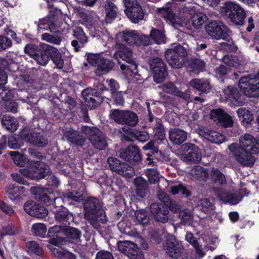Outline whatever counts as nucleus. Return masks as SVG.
Here are the masks:
<instances>
[{
	"label": "nucleus",
	"instance_id": "obj_54",
	"mask_svg": "<svg viewBox=\"0 0 259 259\" xmlns=\"http://www.w3.org/2000/svg\"><path fill=\"white\" fill-rule=\"evenodd\" d=\"M223 62L226 65L237 68L240 64V61L235 56L226 55L223 58Z\"/></svg>",
	"mask_w": 259,
	"mask_h": 259
},
{
	"label": "nucleus",
	"instance_id": "obj_37",
	"mask_svg": "<svg viewBox=\"0 0 259 259\" xmlns=\"http://www.w3.org/2000/svg\"><path fill=\"white\" fill-rule=\"evenodd\" d=\"M212 182L218 183L223 185L226 183V178L224 175L217 168H212L208 172V180Z\"/></svg>",
	"mask_w": 259,
	"mask_h": 259
},
{
	"label": "nucleus",
	"instance_id": "obj_47",
	"mask_svg": "<svg viewBox=\"0 0 259 259\" xmlns=\"http://www.w3.org/2000/svg\"><path fill=\"white\" fill-rule=\"evenodd\" d=\"M225 98L230 101L237 100L238 98V92L236 89L229 86L224 90Z\"/></svg>",
	"mask_w": 259,
	"mask_h": 259
},
{
	"label": "nucleus",
	"instance_id": "obj_4",
	"mask_svg": "<svg viewBox=\"0 0 259 259\" xmlns=\"http://www.w3.org/2000/svg\"><path fill=\"white\" fill-rule=\"evenodd\" d=\"M81 131L88 138L92 145L100 150H103L107 146L106 139L102 132L95 126H82Z\"/></svg>",
	"mask_w": 259,
	"mask_h": 259
},
{
	"label": "nucleus",
	"instance_id": "obj_38",
	"mask_svg": "<svg viewBox=\"0 0 259 259\" xmlns=\"http://www.w3.org/2000/svg\"><path fill=\"white\" fill-rule=\"evenodd\" d=\"M242 196L239 193L225 192L220 194V199L231 204H236L242 199Z\"/></svg>",
	"mask_w": 259,
	"mask_h": 259
},
{
	"label": "nucleus",
	"instance_id": "obj_30",
	"mask_svg": "<svg viewBox=\"0 0 259 259\" xmlns=\"http://www.w3.org/2000/svg\"><path fill=\"white\" fill-rule=\"evenodd\" d=\"M189 85L202 92H208L211 88L209 81L204 79H193L189 82Z\"/></svg>",
	"mask_w": 259,
	"mask_h": 259
},
{
	"label": "nucleus",
	"instance_id": "obj_27",
	"mask_svg": "<svg viewBox=\"0 0 259 259\" xmlns=\"http://www.w3.org/2000/svg\"><path fill=\"white\" fill-rule=\"evenodd\" d=\"M24 187L9 186L6 188V193L12 201H18L24 195Z\"/></svg>",
	"mask_w": 259,
	"mask_h": 259
},
{
	"label": "nucleus",
	"instance_id": "obj_41",
	"mask_svg": "<svg viewBox=\"0 0 259 259\" xmlns=\"http://www.w3.org/2000/svg\"><path fill=\"white\" fill-rule=\"evenodd\" d=\"M2 124L7 130L14 132L18 129V122L14 117L5 115L2 119Z\"/></svg>",
	"mask_w": 259,
	"mask_h": 259
},
{
	"label": "nucleus",
	"instance_id": "obj_55",
	"mask_svg": "<svg viewBox=\"0 0 259 259\" xmlns=\"http://www.w3.org/2000/svg\"><path fill=\"white\" fill-rule=\"evenodd\" d=\"M32 232L36 236L45 237L47 231V228L42 223H36L32 227Z\"/></svg>",
	"mask_w": 259,
	"mask_h": 259
},
{
	"label": "nucleus",
	"instance_id": "obj_15",
	"mask_svg": "<svg viewBox=\"0 0 259 259\" xmlns=\"http://www.w3.org/2000/svg\"><path fill=\"white\" fill-rule=\"evenodd\" d=\"M116 48L117 49L114 54V58L120 64V59L126 62L135 68H137V65L133 59V53L132 50L125 45L121 44H116Z\"/></svg>",
	"mask_w": 259,
	"mask_h": 259
},
{
	"label": "nucleus",
	"instance_id": "obj_33",
	"mask_svg": "<svg viewBox=\"0 0 259 259\" xmlns=\"http://www.w3.org/2000/svg\"><path fill=\"white\" fill-rule=\"evenodd\" d=\"M125 13L133 23H138L139 20H142L144 18V13L140 6L135 7L129 10H125Z\"/></svg>",
	"mask_w": 259,
	"mask_h": 259
},
{
	"label": "nucleus",
	"instance_id": "obj_36",
	"mask_svg": "<svg viewBox=\"0 0 259 259\" xmlns=\"http://www.w3.org/2000/svg\"><path fill=\"white\" fill-rule=\"evenodd\" d=\"M114 66V63L110 60L102 58L98 67L95 70V73L98 76H101L110 70Z\"/></svg>",
	"mask_w": 259,
	"mask_h": 259
},
{
	"label": "nucleus",
	"instance_id": "obj_18",
	"mask_svg": "<svg viewBox=\"0 0 259 259\" xmlns=\"http://www.w3.org/2000/svg\"><path fill=\"white\" fill-rule=\"evenodd\" d=\"M22 137L27 142L39 147L45 146L48 143L47 138L41 133L27 132L25 130L22 133Z\"/></svg>",
	"mask_w": 259,
	"mask_h": 259
},
{
	"label": "nucleus",
	"instance_id": "obj_20",
	"mask_svg": "<svg viewBox=\"0 0 259 259\" xmlns=\"http://www.w3.org/2000/svg\"><path fill=\"white\" fill-rule=\"evenodd\" d=\"M157 12L161 17L168 21L173 25H181L182 18L178 16H176L169 8H158Z\"/></svg>",
	"mask_w": 259,
	"mask_h": 259
},
{
	"label": "nucleus",
	"instance_id": "obj_29",
	"mask_svg": "<svg viewBox=\"0 0 259 259\" xmlns=\"http://www.w3.org/2000/svg\"><path fill=\"white\" fill-rule=\"evenodd\" d=\"M55 22L56 19L53 15L39 19L37 24L38 29H49L51 32H54L56 29Z\"/></svg>",
	"mask_w": 259,
	"mask_h": 259
},
{
	"label": "nucleus",
	"instance_id": "obj_45",
	"mask_svg": "<svg viewBox=\"0 0 259 259\" xmlns=\"http://www.w3.org/2000/svg\"><path fill=\"white\" fill-rule=\"evenodd\" d=\"M185 238L186 240L195 249L196 252L198 255L200 257H203L204 255V252L200 249L197 239L194 237L193 234L191 233H187L185 236Z\"/></svg>",
	"mask_w": 259,
	"mask_h": 259
},
{
	"label": "nucleus",
	"instance_id": "obj_17",
	"mask_svg": "<svg viewBox=\"0 0 259 259\" xmlns=\"http://www.w3.org/2000/svg\"><path fill=\"white\" fill-rule=\"evenodd\" d=\"M119 157L125 161L132 163L141 160L140 150L136 145H129L126 148L120 149Z\"/></svg>",
	"mask_w": 259,
	"mask_h": 259
},
{
	"label": "nucleus",
	"instance_id": "obj_49",
	"mask_svg": "<svg viewBox=\"0 0 259 259\" xmlns=\"http://www.w3.org/2000/svg\"><path fill=\"white\" fill-rule=\"evenodd\" d=\"M9 154L11 156L16 165L20 167L25 165L26 158L23 155L17 151H11Z\"/></svg>",
	"mask_w": 259,
	"mask_h": 259
},
{
	"label": "nucleus",
	"instance_id": "obj_57",
	"mask_svg": "<svg viewBox=\"0 0 259 259\" xmlns=\"http://www.w3.org/2000/svg\"><path fill=\"white\" fill-rule=\"evenodd\" d=\"M206 16L202 13L195 14L192 18V22L195 27L202 25L206 20Z\"/></svg>",
	"mask_w": 259,
	"mask_h": 259
},
{
	"label": "nucleus",
	"instance_id": "obj_7",
	"mask_svg": "<svg viewBox=\"0 0 259 259\" xmlns=\"http://www.w3.org/2000/svg\"><path fill=\"white\" fill-rule=\"evenodd\" d=\"M22 175L31 179L45 178L49 174V169L44 163L30 161L26 168L21 169Z\"/></svg>",
	"mask_w": 259,
	"mask_h": 259
},
{
	"label": "nucleus",
	"instance_id": "obj_50",
	"mask_svg": "<svg viewBox=\"0 0 259 259\" xmlns=\"http://www.w3.org/2000/svg\"><path fill=\"white\" fill-rule=\"evenodd\" d=\"M135 217L138 222L142 225L147 224L149 221L147 212L145 209H139L136 211Z\"/></svg>",
	"mask_w": 259,
	"mask_h": 259
},
{
	"label": "nucleus",
	"instance_id": "obj_23",
	"mask_svg": "<svg viewBox=\"0 0 259 259\" xmlns=\"http://www.w3.org/2000/svg\"><path fill=\"white\" fill-rule=\"evenodd\" d=\"M74 36L79 41L78 44V41L76 40H72L71 45L74 48L76 52L79 51V48L83 47V45L87 42V37L85 35L83 29L80 27H76L73 31Z\"/></svg>",
	"mask_w": 259,
	"mask_h": 259
},
{
	"label": "nucleus",
	"instance_id": "obj_43",
	"mask_svg": "<svg viewBox=\"0 0 259 259\" xmlns=\"http://www.w3.org/2000/svg\"><path fill=\"white\" fill-rule=\"evenodd\" d=\"M239 119L243 124H248L253 121L254 116L249 110L245 108H240L237 111Z\"/></svg>",
	"mask_w": 259,
	"mask_h": 259
},
{
	"label": "nucleus",
	"instance_id": "obj_3",
	"mask_svg": "<svg viewBox=\"0 0 259 259\" xmlns=\"http://www.w3.org/2000/svg\"><path fill=\"white\" fill-rule=\"evenodd\" d=\"M165 55L168 63L175 68L183 67L188 58L186 49L181 45L167 49L165 52Z\"/></svg>",
	"mask_w": 259,
	"mask_h": 259
},
{
	"label": "nucleus",
	"instance_id": "obj_9",
	"mask_svg": "<svg viewBox=\"0 0 259 259\" xmlns=\"http://www.w3.org/2000/svg\"><path fill=\"white\" fill-rule=\"evenodd\" d=\"M110 169L122 176L131 178L135 173L134 168L128 164L120 161L116 158L110 157L107 159Z\"/></svg>",
	"mask_w": 259,
	"mask_h": 259
},
{
	"label": "nucleus",
	"instance_id": "obj_53",
	"mask_svg": "<svg viewBox=\"0 0 259 259\" xmlns=\"http://www.w3.org/2000/svg\"><path fill=\"white\" fill-rule=\"evenodd\" d=\"M145 172L151 184H155L159 182V174L156 169L154 168L147 169Z\"/></svg>",
	"mask_w": 259,
	"mask_h": 259
},
{
	"label": "nucleus",
	"instance_id": "obj_51",
	"mask_svg": "<svg viewBox=\"0 0 259 259\" xmlns=\"http://www.w3.org/2000/svg\"><path fill=\"white\" fill-rule=\"evenodd\" d=\"M26 246L28 251L30 253H34L38 256H40L42 254L41 247L35 241H31L27 242Z\"/></svg>",
	"mask_w": 259,
	"mask_h": 259
},
{
	"label": "nucleus",
	"instance_id": "obj_60",
	"mask_svg": "<svg viewBox=\"0 0 259 259\" xmlns=\"http://www.w3.org/2000/svg\"><path fill=\"white\" fill-rule=\"evenodd\" d=\"M103 57L100 54H89L88 56V62L93 66H95L97 68L98 67L100 62L102 61Z\"/></svg>",
	"mask_w": 259,
	"mask_h": 259
},
{
	"label": "nucleus",
	"instance_id": "obj_1",
	"mask_svg": "<svg viewBox=\"0 0 259 259\" xmlns=\"http://www.w3.org/2000/svg\"><path fill=\"white\" fill-rule=\"evenodd\" d=\"M229 149L242 166L251 167L256 160L253 154L259 153V140L250 134H244L239 138V146L232 143L229 146Z\"/></svg>",
	"mask_w": 259,
	"mask_h": 259
},
{
	"label": "nucleus",
	"instance_id": "obj_48",
	"mask_svg": "<svg viewBox=\"0 0 259 259\" xmlns=\"http://www.w3.org/2000/svg\"><path fill=\"white\" fill-rule=\"evenodd\" d=\"M41 40L49 43L59 45L62 41V38L58 35H53L49 33H45L41 35Z\"/></svg>",
	"mask_w": 259,
	"mask_h": 259
},
{
	"label": "nucleus",
	"instance_id": "obj_34",
	"mask_svg": "<svg viewBox=\"0 0 259 259\" xmlns=\"http://www.w3.org/2000/svg\"><path fill=\"white\" fill-rule=\"evenodd\" d=\"M97 93L96 90L91 88H88L82 92V96L85 100V103L90 108L95 107L98 104L96 100L93 97V95Z\"/></svg>",
	"mask_w": 259,
	"mask_h": 259
},
{
	"label": "nucleus",
	"instance_id": "obj_25",
	"mask_svg": "<svg viewBox=\"0 0 259 259\" xmlns=\"http://www.w3.org/2000/svg\"><path fill=\"white\" fill-rule=\"evenodd\" d=\"M181 159L189 163H198L201 159V152L198 147H194L193 150L182 155Z\"/></svg>",
	"mask_w": 259,
	"mask_h": 259
},
{
	"label": "nucleus",
	"instance_id": "obj_44",
	"mask_svg": "<svg viewBox=\"0 0 259 259\" xmlns=\"http://www.w3.org/2000/svg\"><path fill=\"white\" fill-rule=\"evenodd\" d=\"M138 36V33L135 30L125 31L122 33V40L130 45H136Z\"/></svg>",
	"mask_w": 259,
	"mask_h": 259
},
{
	"label": "nucleus",
	"instance_id": "obj_22",
	"mask_svg": "<svg viewBox=\"0 0 259 259\" xmlns=\"http://www.w3.org/2000/svg\"><path fill=\"white\" fill-rule=\"evenodd\" d=\"M52 46L49 45H44L42 50L39 49L33 58L36 62L42 65L46 66L50 60V50Z\"/></svg>",
	"mask_w": 259,
	"mask_h": 259
},
{
	"label": "nucleus",
	"instance_id": "obj_5",
	"mask_svg": "<svg viewBox=\"0 0 259 259\" xmlns=\"http://www.w3.org/2000/svg\"><path fill=\"white\" fill-rule=\"evenodd\" d=\"M110 117L118 124L132 127L136 126L139 122L137 114L128 110H112L111 111Z\"/></svg>",
	"mask_w": 259,
	"mask_h": 259
},
{
	"label": "nucleus",
	"instance_id": "obj_42",
	"mask_svg": "<svg viewBox=\"0 0 259 259\" xmlns=\"http://www.w3.org/2000/svg\"><path fill=\"white\" fill-rule=\"evenodd\" d=\"M154 123L150 125V127L153 129L155 136L162 140L165 135V130L161 120L159 118H155V122Z\"/></svg>",
	"mask_w": 259,
	"mask_h": 259
},
{
	"label": "nucleus",
	"instance_id": "obj_39",
	"mask_svg": "<svg viewBox=\"0 0 259 259\" xmlns=\"http://www.w3.org/2000/svg\"><path fill=\"white\" fill-rule=\"evenodd\" d=\"M64 234L69 241L78 243L80 241L81 233L77 229L69 228L65 229Z\"/></svg>",
	"mask_w": 259,
	"mask_h": 259
},
{
	"label": "nucleus",
	"instance_id": "obj_40",
	"mask_svg": "<svg viewBox=\"0 0 259 259\" xmlns=\"http://www.w3.org/2000/svg\"><path fill=\"white\" fill-rule=\"evenodd\" d=\"M50 56L53 62L58 68L62 69L63 67L64 60L62 57L61 54L59 51L53 46L50 48Z\"/></svg>",
	"mask_w": 259,
	"mask_h": 259
},
{
	"label": "nucleus",
	"instance_id": "obj_52",
	"mask_svg": "<svg viewBox=\"0 0 259 259\" xmlns=\"http://www.w3.org/2000/svg\"><path fill=\"white\" fill-rule=\"evenodd\" d=\"M170 191L173 195L181 194L188 197L190 195L189 191L183 185L179 184L177 186H171Z\"/></svg>",
	"mask_w": 259,
	"mask_h": 259
},
{
	"label": "nucleus",
	"instance_id": "obj_13",
	"mask_svg": "<svg viewBox=\"0 0 259 259\" xmlns=\"http://www.w3.org/2000/svg\"><path fill=\"white\" fill-rule=\"evenodd\" d=\"M118 250L130 259H144V255L137 244L129 241L118 242Z\"/></svg>",
	"mask_w": 259,
	"mask_h": 259
},
{
	"label": "nucleus",
	"instance_id": "obj_35",
	"mask_svg": "<svg viewBox=\"0 0 259 259\" xmlns=\"http://www.w3.org/2000/svg\"><path fill=\"white\" fill-rule=\"evenodd\" d=\"M197 207L199 210L207 214L212 213L215 208L212 202L206 198L198 199Z\"/></svg>",
	"mask_w": 259,
	"mask_h": 259
},
{
	"label": "nucleus",
	"instance_id": "obj_62",
	"mask_svg": "<svg viewBox=\"0 0 259 259\" xmlns=\"http://www.w3.org/2000/svg\"><path fill=\"white\" fill-rule=\"evenodd\" d=\"M12 41L10 38L3 35H0V52L11 48Z\"/></svg>",
	"mask_w": 259,
	"mask_h": 259
},
{
	"label": "nucleus",
	"instance_id": "obj_19",
	"mask_svg": "<svg viewBox=\"0 0 259 259\" xmlns=\"http://www.w3.org/2000/svg\"><path fill=\"white\" fill-rule=\"evenodd\" d=\"M210 118L225 127L232 126L233 124L232 117L221 109H213L210 113Z\"/></svg>",
	"mask_w": 259,
	"mask_h": 259
},
{
	"label": "nucleus",
	"instance_id": "obj_59",
	"mask_svg": "<svg viewBox=\"0 0 259 259\" xmlns=\"http://www.w3.org/2000/svg\"><path fill=\"white\" fill-rule=\"evenodd\" d=\"M197 133L200 136L210 141V138L212 137V132L213 130H211L203 126L199 125L196 129Z\"/></svg>",
	"mask_w": 259,
	"mask_h": 259
},
{
	"label": "nucleus",
	"instance_id": "obj_11",
	"mask_svg": "<svg viewBox=\"0 0 259 259\" xmlns=\"http://www.w3.org/2000/svg\"><path fill=\"white\" fill-rule=\"evenodd\" d=\"M163 249L166 253L174 258H178L184 252L182 242L173 236L168 238L163 244Z\"/></svg>",
	"mask_w": 259,
	"mask_h": 259
},
{
	"label": "nucleus",
	"instance_id": "obj_16",
	"mask_svg": "<svg viewBox=\"0 0 259 259\" xmlns=\"http://www.w3.org/2000/svg\"><path fill=\"white\" fill-rule=\"evenodd\" d=\"M150 210L156 221L165 223L169 220V210L162 204L153 203L150 206Z\"/></svg>",
	"mask_w": 259,
	"mask_h": 259
},
{
	"label": "nucleus",
	"instance_id": "obj_56",
	"mask_svg": "<svg viewBox=\"0 0 259 259\" xmlns=\"http://www.w3.org/2000/svg\"><path fill=\"white\" fill-rule=\"evenodd\" d=\"M205 65L206 64L204 61L198 59H191L189 63V66L193 71L198 70H203L205 68Z\"/></svg>",
	"mask_w": 259,
	"mask_h": 259
},
{
	"label": "nucleus",
	"instance_id": "obj_8",
	"mask_svg": "<svg viewBox=\"0 0 259 259\" xmlns=\"http://www.w3.org/2000/svg\"><path fill=\"white\" fill-rule=\"evenodd\" d=\"M240 91L246 96H253V93L258 92L259 72L255 75L242 77L238 83Z\"/></svg>",
	"mask_w": 259,
	"mask_h": 259
},
{
	"label": "nucleus",
	"instance_id": "obj_58",
	"mask_svg": "<svg viewBox=\"0 0 259 259\" xmlns=\"http://www.w3.org/2000/svg\"><path fill=\"white\" fill-rule=\"evenodd\" d=\"M179 215L181 220L184 224H190L193 217L192 212L189 209L181 210Z\"/></svg>",
	"mask_w": 259,
	"mask_h": 259
},
{
	"label": "nucleus",
	"instance_id": "obj_28",
	"mask_svg": "<svg viewBox=\"0 0 259 259\" xmlns=\"http://www.w3.org/2000/svg\"><path fill=\"white\" fill-rule=\"evenodd\" d=\"M189 174L194 179L199 181L207 182L208 181V172L201 166H193L190 170Z\"/></svg>",
	"mask_w": 259,
	"mask_h": 259
},
{
	"label": "nucleus",
	"instance_id": "obj_63",
	"mask_svg": "<svg viewBox=\"0 0 259 259\" xmlns=\"http://www.w3.org/2000/svg\"><path fill=\"white\" fill-rule=\"evenodd\" d=\"M48 214L47 209L42 206L37 205L34 212H31V216L37 218H43Z\"/></svg>",
	"mask_w": 259,
	"mask_h": 259
},
{
	"label": "nucleus",
	"instance_id": "obj_31",
	"mask_svg": "<svg viewBox=\"0 0 259 259\" xmlns=\"http://www.w3.org/2000/svg\"><path fill=\"white\" fill-rule=\"evenodd\" d=\"M56 220L63 224H69L73 220L72 215L65 208H62L56 211L55 213Z\"/></svg>",
	"mask_w": 259,
	"mask_h": 259
},
{
	"label": "nucleus",
	"instance_id": "obj_26",
	"mask_svg": "<svg viewBox=\"0 0 259 259\" xmlns=\"http://www.w3.org/2000/svg\"><path fill=\"white\" fill-rule=\"evenodd\" d=\"M134 183L136 187L137 195L141 198H144L148 192L147 181L142 177H139L135 179Z\"/></svg>",
	"mask_w": 259,
	"mask_h": 259
},
{
	"label": "nucleus",
	"instance_id": "obj_2",
	"mask_svg": "<svg viewBox=\"0 0 259 259\" xmlns=\"http://www.w3.org/2000/svg\"><path fill=\"white\" fill-rule=\"evenodd\" d=\"M84 218L92 226L99 229L102 224L107 222V219L99 200L95 198H89L84 203Z\"/></svg>",
	"mask_w": 259,
	"mask_h": 259
},
{
	"label": "nucleus",
	"instance_id": "obj_64",
	"mask_svg": "<svg viewBox=\"0 0 259 259\" xmlns=\"http://www.w3.org/2000/svg\"><path fill=\"white\" fill-rule=\"evenodd\" d=\"M65 229L60 226H55L51 228L48 233V235L52 238L57 237L60 233H64Z\"/></svg>",
	"mask_w": 259,
	"mask_h": 259
},
{
	"label": "nucleus",
	"instance_id": "obj_12",
	"mask_svg": "<svg viewBox=\"0 0 259 259\" xmlns=\"http://www.w3.org/2000/svg\"><path fill=\"white\" fill-rule=\"evenodd\" d=\"M205 30L209 35L216 39H225L230 32L226 26L215 21H211L206 24Z\"/></svg>",
	"mask_w": 259,
	"mask_h": 259
},
{
	"label": "nucleus",
	"instance_id": "obj_10",
	"mask_svg": "<svg viewBox=\"0 0 259 259\" xmlns=\"http://www.w3.org/2000/svg\"><path fill=\"white\" fill-rule=\"evenodd\" d=\"M151 70L153 73V79L157 83L163 81L167 75L165 64L158 57H153L149 61Z\"/></svg>",
	"mask_w": 259,
	"mask_h": 259
},
{
	"label": "nucleus",
	"instance_id": "obj_24",
	"mask_svg": "<svg viewBox=\"0 0 259 259\" xmlns=\"http://www.w3.org/2000/svg\"><path fill=\"white\" fill-rule=\"evenodd\" d=\"M170 141L175 145H180L187 138V133L183 130L175 128L169 133Z\"/></svg>",
	"mask_w": 259,
	"mask_h": 259
},
{
	"label": "nucleus",
	"instance_id": "obj_46",
	"mask_svg": "<svg viewBox=\"0 0 259 259\" xmlns=\"http://www.w3.org/2000/svg\"><path fill=\"white\" fill-rule=\"evenodd\" d=\"M150 35L151 39L157 44H164L166 42L165 35L161 30L152 28Z\"/></svg>",
	"mask_w": 259,
	"mask_h": 259
},
{
	"label": "nucleus",
	"instance_id": "obj_6",
	"mask_svg": "<svg viewBox=\"0 0 259 259\" xmlns=\"http://www.w3.org/2000/svg\"><path fill=\"white\" fill-rule=\"evenodd\" d=\"M222 11L233 23L239 25L243 24L246 13L239 5L227 2L222 7Z\"/></svg>",
	"mask_w": 259,
	"mask_h": 259
},
{
	"label": "nucleus",
	"instance_id": "obj_21",
	"mask_svg": "<svg viewBox=\"0 0 259 259\" xmlns=\"http://www.w3.org/2000/svg\"><path fill=\"white\" fill-rule=\"evenodd\" d=\"M62 132L68 140L72 143L78 145H82L84 142V138L79 135L78 132L69 127H64Z\"/></svg>",
	"mask_w": 259,
	"mask_h": 259
},
{
	"label": "nucleus",
	"instance_id": "obj_61",
	"mask_svg": "<svg viewBox=\"0 0 259 259\" xmlns=\"http://www.w3.org/2000/svg\"><path fill=\"white\" fill-rule=\"evenodd\" d=\"M39 49L35 45L27 44L24 48V51L25 54L28 55L32 58H34Z\"/></svg>",
	"mask_w": 259,
	"mask_h": 259
},
{
	"label": "nucleus",
	"instance_id": "obj_32",
	"mask_svg": "<svg viewBox=\"0 0 259 259\" xmlns=\"http://www.w3.org/2000/svg\"><path fill=\"white\" fill-rule=\"evenodd\" d=\"M104 9L106 14L105 20L110 23L117 15V8L115 4L109 0L105 2Z\"/></svg>",
	"mask_w": 259,
	"mask_h": 259
},
{
	"label": "nucleus",
	"instance_id": "obj_14",
	"mask_svg": "<svg viewBox=\"0 0 259 259\" xmlns=\"http://www.w3.org/2000/svg\"><path fill=\"white\" fill-rule=\"evenodd\" d=\"M30 192L35 199L47 205L53 204L56 200H61L60 198L55 197L51 190L41 187H32Z\"/></svg>",
	"mask_w": 259,
	"mask_h": 259
}]
</instances>
